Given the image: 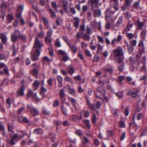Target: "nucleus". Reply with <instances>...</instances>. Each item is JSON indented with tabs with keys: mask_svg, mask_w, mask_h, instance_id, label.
<instances>
[{
	"mask_svg": "<svg viewBox=\"0 0 147 147\" xmlns=\"http://www.w3.org/2000/svg\"><path fill=\"white\" fill-rule=\"evenodd\" d=\"M43 45V43L42 41H40L38 38L35 37L34 48L35 49V50L36 51H41V48Z\"/></svg>",
	"mask_w": 147,
	"mask_h": 147,
	"instance_id": "nucleus-1",
	"label": "nucleus"
},
{
	"mask_svg": "<svg viewBox=\"0 0 147 147\" xmlns=\"http://www.w3.org/2000/svg\"><path fill=\"white\" fill-rule=\"evenodd\" d=\"M25 82V81L24 79L21 82V87L20 90L18 91L16 93V96L19 97L20 95L22 96L24 95V90H25L24 86V85Z\"/></svg>",
	"mask_w": 147,
	"mask_h": 147,
	"instance_id": "nucleus-2",
	"label": "nucleus"
},
{
	"mask_svg": "<svg viewBox=\"0 0 147 147\" xmlns=\"http://www.w3.org/2000/svg\"><path fill=\"white\" fill-rule=\"evenodd\" d=\"M113 55L115 56L120 57L123 55L122 49L121 48H119L113 50Z\"/></svg>",
	"mask_w": 147,
	"mask_h": 147,
	"instance_id": "nucleus-3",
	"label": "nucleus"
},
{
	"mask_svg": "<svg viewBox=\"0 0 147 147\" xmlns=\"http://www.w3.org/2000/svg\"><path fill=\"white\" fill-rule=\"evenodd\" d=\"M89 2L92 4L91 8L92 9L98 7V0H88Z\"/></svg>",
	"mask_w": 147,
	"mask_h": 147,
	"instance_id": "nucleus-4",
	"label": "nucleus"
},
{
	"mask_svg": "<svg viewBox=\"0 0 147 147\" xmlns=\"http://www.w3.org/2000/svg\"><path fill=\"white\" fill-rule=\"evenodd\" d=\"M40 51H36V50H35V52L34 54H32L31 56V58L32 60L33 61H36L38 59L39 56L40 54Z\"/></svg>",
	"mask_w": 147,
	"mask_h": 147,
	"instance_id": "nucleus-5",
	"label": "nucleus"
},
{
	"mask_svg": "<svg viewBox=\"0 0 147 147\" xmlns=\"http://www.w3.org/2000/svg\"><path fill=\"white\" fill-rule=\"evenodd\" d=\"M14 18L13 15L11 13H9L7 14L6 17V22L7 23H11Z\"/></svg>",
	"mask_w": 147,
	"mask_h": 147,
	"instance_id": "nucleus-6",
	"label": "nucleus"
},
{
	"mask_svg": "<svg viewBox=\"0 0 147 147\" xmlns=\"http://www.w3.org/2000/svg\"><path fill=\"white\" fill-rule=\"evenodd\" d=\"M80 22V20L78 17H74V21L73 22V23L74 26L77 29L78 28L79 26Z\"/></svg>",
	"mask_w": 147,
	"mask_h": 147,
	"instance_id": "nucleus-7",
	"label": "nucleus"
},
{
	"mask_svg": "<svg viewBox=\"0 0 147 147\" xmlns=\"http://www.w3.org/2000/svg\"><path fill=\"white\" fill-rule=\"evenodd\" d=\"M18 137L17 134H14L12 137L11 141L9 142V143L11 145H14L16 144L15 141H16V140Z\"/></svg>",
	"mask_w": 147,
	"mask_h": 147,
	"instance_id": "nucleus-8",
	"label": "nucleus"
},
{
	"mask_svg": "<svg viewBox=\"0 0 147 147\" xmlns=\"http://www.w3.org/2000/svg\"><path fill=\"white\" fill-rule=\"evenodd\" d=\"M136 23L138 29L140 30H142L143 27L145 25V22H141L140 20H138L136 21Z\"/></svg>",
	"mask_w": 147,
	"mask_h": 147,
	"instance_id": "nucleus-9",
	"label": "nucleus"
},
{
	"mask_svg": "<svg viewBox=\"0 0 147 147\" xmlns=\"http://www.w3.org/2000/svg\"><path fill=\"white\" fill-rule=\"evenodd\" d=\"M99 93L101 94L103 97H104L105 93V90L104 88L102 86L99 87L97 89Z\"/></svg>",
	"mask_w": 147,
	"mask_h": 147,
	"instance_id": "nucleus-10",
	"label": "nucleus"
},
{
	"mask_svg": "<svg viewBox=\"0 0 147 147\" xmlns=\"http://www.w3.org/2000/svg\"><path fill=\"white\" fill-rule=\"evenodd\" d=\"M138 46L139 47V50L140 52H142L144 50L145 47L143 42L142 40L140 41L138 44Z\"/></svg>",
	"mask_w": 147,
	"mask_h": 147,
	"instance_id": "nucleus-11",
	"label": "nucleus"
},
{
	"mask_svg": "<svg viewBox=\"0 0 147 147\" xmlns=\"http://www.w3.org/2000/svg\"><path fill=\"white\" fill-rule=\"evenodd\" d=\"M68 98L69 100L71 102L74 108L75 109L77 110V107L76 106V105L77 103L76 100L70 97H68Z\"/></svg>",
	"mask_w": 147,
	"mask_h": 147,
	"instance_id": "nucleus-12",
	"label": "nucleus"
},
{
	"mask_svg": "<svg viewBox=\"0 0 147 147\" xmlns=\"http://www.w3.org/2000/svg\"><path fill=\"white\" fill-rule=\"evenodd\" d=\"M33 133L34 134H42L44 133V131L41 128H38L35 129Z\"/></svg>",
	"mask_w": 147,
	"mask_h": 147,
	"instance_id": "nucleus-13",
	"label": "nucleus"
},
{
	"mask_svg": "<svg viewBox=\"0 0 147 147\" xmlns=\"http://www.w3.org/2000/svg\"><path fill=\"white\" fill-rule=\"evenodd\" d=\"M0 37L4 45H5L7 40L6 36L4 34H1L0 35Z\"/></svg>",
	"mask_w": 147,
	"mask_h": 147,
	"instance_id": "nucleus-14",
	"label": "nucleus"
},
{
	"mask_svg": "<svg viewBox=\"0 0 147 147\" xmlns=\"http://www.w3.org/2000/svg\"><path fill=\"white\" fill-rule=\"evenodd\" d=\"M94 14L95 17H100L101 15V11L99 9H94Z\"/></svg>",
	"mask_w": 147,
	"mask_h": 147,
	"instance_id": "nucleus-15",
	"label": "nucleus"
},
{
	"mask_svg": "<svg viewBox=\"0 0 147 147\" xmlns=\"http://www.w3.org/2000/svg\"><path fill=\"white\" fill-rule=\"evenodd\" d=\"M30 112L32 115L34 117L37 115L38 113V110L34 107L32 108V109L31 110Z\"/></svg>",
	"mask_w": 147,
	"mask_h": 147,
	"instance_id": "nucleus-16",
	"label": "nucleus"
},
{
	"mask_svg": "<svg viewBox=\"0 0 147 147\" xmlns=\"http://www.w3.org/2000/svg\"><path fill=\"white\" fill-rule=\"evenodd\" d=\"M68 45L72 52L74 53H76L77 51V48L76 46L75 45L71 46L70 44H68Z\"/></svg>",
	"mask_w": 147,
	"mask_h": 147,
	"instance_id": "nucleus-17",
	"label": "nucleus"
},
{
	"mask_svg": "<svg viewBox=\"0 0 147 147\" xmlns=\"http://www.w3.org/2000/svg\"><path fill=\"white\" fill-rule=\"evenodd\" d=\"M123 21V18L121 16L119 18L117 22L115 24V26L116 27L119 26L121 24Z\"/></svg>",
	"mask_w": 147,
	"mask_h": 147,
	"instance_id": "nucleus-18",
	"label": "nucleus"
},
{
	"mask_svg": "<svg viewBox=\"0 0 147 147\" xmlns=\"http://www.w3.org/2000/svg\"><path fill=\"white\" fill-rule=\"evenodd\" d=\"M133 23H130V21H129V22L127 24V27L125 28L126 31H129L131 28L133 27Z\"/></svg>",
	"mask_w": 147,
	"mask_h": 147,
	"instance_id": "nucleus-19",
	"label": "nucleus"
},
{
	"mask_svg": "<svg viewBox=\"0 0 147 147\" xmlns=\"http://www.w3.org/2000/svg\"><path fill=\"white\" fill-rule=\"evenodd\" d=\"M8 131L9 132L11 131L13 133H14V131H13V129L14 128V126L12 124H7Z\"/></svg>",
	"mask_w": 147,
	"mask_h": 147,
	"instance_id": "nucleus-20",
	"label": "nucleus"
},
{
	"mask_svg": "<svg viewBox=\"0 0 147 147\" xmlns=\"http://www.w3.org/2000/svg\"><path fill=\"white\" fill-rule=\"evenodd\" d=\"M59 96L62 101L63 98L65 96V94L64 90L63 89H62L59 91Z\"/></svg>",
	"mask_w": 147,
	"mask_h": 147,
	"instance_id": "nucleus-21",
	"label": "nucleus"
},
{
	"mask_svg": "<svg viewBox=\"0 0 147 147\" xmlns=\"http://www.w3.org/2000/svg\"><path fill=\"white\" fill-rule=\"evenodd\" d=\"M106 139L108 140L109 138L113 135V132L110 130H108L106 132Z\"/></svg>",
	"mask_w": 147,
	"mask_h": 147,
	"instance_id": "nucleus-22",
	"label": "nucleus"
},
{
	"mask_svg": "<svg viewBox=\"0 0 147 147\" xmlns=\"http://www.w3.org/2000/svg\"><path fill=\"white\" fill-rule=\"evenodd\" d=\"M83 39L86 41H89L90 39V37L88 34L86 33L83 36Z\"/></svg>",
	"mask_w": 147,
	"mask_h": 147,
	"instance_id": "nucleus-23",
	"label": "nucleus"
},
{
	"mask_svg": "<svg viewBox=\"0 0 147 147\" xmlns=\"http://www.w3.org/2000/svg\"><path fill=\"white\" fill-rule=\"evenodd\" d=\"M18 38H19V36H17V35L12 34L11 36V40L13 42H15Z\"/></svg>",
	"mask_w": 147,
	"mask_h": 147,
	"instance_id": "nucleus-24",
	"label": "nucleus"
},
{
	"mask_svg": "<svg viewBox=\"0 0 147 147\" xmlns=\"http://www.w3.org/2000/svg\"><path fill=\"white\" fill-rule=\"evenodd\" d=\"M63 3V8L65 10L67 11V5H68V2L65 1L64 0H62Z\"/></svg>",
	"mask_w": 147,
	"mask_h": 147,
	"instance_id": "nucleus-25",
	"label": "nucleus"
},
{
	"mask_svg": "<svg viewBox=\"0 0 147 147\" xmlns=\"http://www.w3.org/2000/svg\"><path fill=\"white\" fill-rule=\"evenodd\" d=\"M137 41L136 40H133L130 41V46L131 47H135L137 44Z\"/></svg>",
	"mask_w": 147,
	"mask_h": 147,
	"instance_id": "nucleus-26",
	"label": "nucleus"
},
{
	"mask_svg": "<svg viewBox=\"0 0 147 147\" xmlns=\"http://www.w3.org/2000/svg\"><path fill=\"white\" fill-rule=\"evenodd\" d=\"M83 122L86 125L87 127L88 128H90V126L89 124L90 121L88 119H86L83 121Z\"/></svg>",
	"mask_w": 147,
	"mask_h": 147,
	"instance_id": "nucleus-27",
	"label": "nucleus"
},
{
	"mask_svg": "<svg viewBox=\"0 0 147 147\" xmlns=\"http://www.w3.org/2000/svg\"><path fill=\"white\" fill-rule=\"evenodd\" d=\"M68 72L71 75H72L75 72V69L73 67L70 66L69 67Z\"/></svg>",
	"mask_w": 147,
	"mask_h": 147,
	"instance_id": "nucleus-28",
	"label": "nucleus"
},
{
	"mask_svg": "<svg viewBox=\"0 0 147 147\" xmlns=\"http://www.w3.org/2000/svg\"><path fill=\"white\" fill-rule=\"evenodd\" d=\"M64 80L65 81L69 82L72 84L73 83V81L71 78L68 76H66L64 78Z\"/></svg>",
	"mask_w": 147,
	"mask_h": 147,
	"instance_id": "nucleus-29",
	"label": "nucleus"
},
{
	"mask_svg": "<svg viewBox=\"0 0 147 147\" xmlns=\"http://www.w3.org/2000/svg\"><path fill=\"white\" fill-rule=\"evenodd\" d=\"M92 119L93 124H94L97 121V118L95 114H93Z\"/></svg>",
	"mask_w": 147,
	"mask_h": 147,
	"instance_id": "nucleus-30",
	"label": "nucleus"
},
{
	"mask_svg": "<svg viewBox=\"0 0 147 147\" xmlns=\"http://www.w3.org/2000/svg\"><path fill=\"white\" fill-rule=\"evenodd\" d=\"M42 112L45 115H47L50 114V111L47 109L43 108L42 109Z\"/></svg>",
	"mask_w": 147,
	"mask_h": 147,
	"instance_id": "nucleus-31",
	"label": "nucleus"
},
{
	"mask_svg": "<svg viewBox=\"0 0 147 147\" xmlns=\"http://www.w3.org/2000/svg\"><path fill=\"white\" fill-rule=\"evenodd\" d=\"M13 56H15L16 54V53L17 52L18 49L16 48L15 46V44H13Z\"/></svg>",
	"mask_w": 147,
	"mask_h": 147,
	"instance_id": "nucleus-32",
	"label": "nucleus"
},
{
	"mask_svg": "<svg viewBox=\"0 0 147 147\" xmlns=\"http://www.w3.org/2000/svg\"><path fill=\"white\" fill-rule=\"evenodd\" d=\"M31 73L34 76H36L38 74V71L37 69H34L31 71Z\"/></svg>",
	"mask_w": 147,
	"mask_h": 147,
	"instance_id": "nucleus-33",
	"label": "nucleus"
},
{
	"mask_svg": "<svg viewBox=\"0 0 147 147\" xmlns=\"http://www.w3.org/2000/svg\"><path fill=\"white\" fill-rule=\"evenodd\" d=\"M49 11L50 14H51V17L52 18L54 17V18H55L56 16V14L55 12L51 9H49Z\"/></svg>",
	"mask_w": 147,
	"mask_h": 147,
	"instance_id": "nucleus-34",
	"label": "nucleus"
},
{
	"mask_svg": "<svg viewBox=\"0 0 147 147\" xmlns=\"http://www.w3.org/2000/svg\"><path fill=\"white\" fill-rule=\"evenodd\" d=\"M59 38L57 39L55 43V45L57 47H61V45L60 42L59 41Z\"/></svg>",
	"mask_w": 147,
	"mask_h": 147,
	"instance_id": "nucleus-35",
	"label": "nucleus"
},
{
	"mask_svg": "<svg viewBox=\"0 0 147 147\" xmlns=\"http://www.w3.org/2000/svg\"><path fill=\"white\" fill-rule=\"evenodd\" d=\"M125 76H121L118 77V82L119 83L121 84L122 83L123 80L125 78Z\"/></svg>",
	"mask_w": 147,
	"mask_h": 147,
	"instance_id": "nucleus-36",
	"label": "nucleus"
},
{
	"mask_svg": "<svg viewBox=\"0 0 147 147\" xmlns=\"http://www.w3.org/2000/svg\"><path fill=\"white\" fill-rule=\"evenodd\" d=\"M68 90L70 94H72L73 95H74L75 94L74 89L73 88H68Z\"/></svg>",
	"mask_w": 147,
	"mask_h": 147,
	"instance_id": "nucleus-37",
	"label": "nucleus"
},
{
	"mask_svg": "<svg viewBox=\"0 0 147 147\" xmlns=\"http://www.w3.org/2000/svg\"><path fill=\"white\" fill-rule=\"evenodd\" d=\"M61 111L62 113L63 114H64L65 115H67V109L63 105L61 106Z\"/></svg>",
	"mask_w": 147,
	"mask_h": 147,
	"instance_id": "nucleus-38",
	"label": "nucleus"
},
{
	"mask_svg": "<svg viewBox=\"0 0 147 147\" xmlns=\"http://www.w3.org/2000/svg\"><path fill=\"white\" fill-rule=\"evenodd\" d=\"M126 36L129 39H132L134 36V34L131 33H126Z\"/></svg>",
	"mask_w": 147,
	"mask_h": 147,
	"instance_id": "nucleus-39",
	"label": "nucleus"
},
{
	"mask_svg": "<svg viewBox=\"0 0 147 147\" xmlns=\"http://www.w3.org/2000/svg\"><path fill=\"white\" fill-rule=\"evenodd\" d=\"M40 84V83L38 81H35L33 84V86L36 87L35 90H36L37 89L38 87Z\"/></svg>",
	"mask_w": 147,
	"mask_h": 147,
	"instance_id": "nucleus-40",
	"label": "nucleus"
},
{
	"mask_svg": "<svg viewBox=\"0 0 147 147\" xmlns=\"http://www.w3.org/2000/svg\"><path fill=\"white\" fill-rule=\"evenodd\" d=\"M77 115H72L70 117V119L71 121H77Z\"/></svg>",
	"mask_w": 147,
	"mask_h": 147,
	"instance_id": "nucleus-41",
	"label": "nucleus"
},
{
	"mask_svg": "<svg viewBox=\"0 0 147 147\" xmlns=\"http://www.w3.org/2000/svg\"><path fill=\"white\" fill-rule=\"evenodd\" d=\"M44 35V33L43 31H42V32L39 33L35 37H37L38 38H42Z\"/></svg>",
	"mask_w": 147,
	"mask_h": 147,
	"instance_id": "nucleus-42",
	"label": "nucleus"
},
{
	"mask_svg": "<svg viewBox=\"0 0 147 147\" xmlns=\"http://www.w3.org/2000/svg\"><path fill=\"white\" fill-rule=\"evenodd\" d=\"M50 138L51 139L52 141L53 142L54 140L55 139L56 135L54 134H50Z\"/></svg>",
	"mask_w": 147,
	"mask_h": 147,
	"instance_id": "nucleus-43",
	"label": "nucleus"
},
{
	"mask_svg": "<svg viewBox=\"0 0 147 147\" xmlns=\"http://www.w3.org/2000/svg\"><path fill=\"white\" fill-rule=\"evenodd\" d=\"M110 11L109 9H107L106 12L105 18L107 19L110 17Z\"/></svg>",
	"mask_w": 147,
	"mask_h": 147,
	"instance_id": "nucleus-44",
	"label": "nucleus"
},
{
	"mask_svg": "<svg viewBox=\"0 0 147 147\" xmlns=\"http://www.w3.org/2000/svg\"><path fill=\"white\" fill-rule=\"evenodd\" d=\"M42 19L44 24L45 25L48 24L49 22L47 18H45L43 17H42Z\"/></svg>",
	"mask_w": 147,
	"mask_h": 147,
	"instance_id": "nucleus-45",
	"label": "nucleus"
},
{
	"mask_svg": "<svg viewBox=\"0 0 147 147\" xmlns=\"http://www.w3.org/2000/svg\"><path fill=\"white\" fill-rule=\"evenodd\" d=\"M105 71L111 74L113 73V69L110 68H107L106 69Z\"/></svg>",
	"mask_w": 147,
	"mask_h": 147,
	"instance_id": "nucleus-46",
	"label": "nucleus"
},
{
	"mask_svg": "<svg viewBox=\"0 0 147 147\" xmlns=\"http://www.w3.org/2000/svg\"><path fill=\"white\" fill-rule=\"evenodd\" d=\"M140 1H138L134 3V7L136 9H137L139 7V5L140 4Z\"/></svg>",
	"mask_w": 147,
	"mask_h": 147,
	"instance_id": "nucleus-47",
	"label": "nucleus"
},
{
	"mask_svg": "<svg viewBox=\"0 0 147 147\" xmlns=\"http://www.w3.org/2000/svg\"><path fill=\"white\" fill-rule=\"evenodd\" d=\"M51 38L50 36H47L45 39V41L46 42H50L51 41Z\"/></svg>",
	"mask_w": 147,
	"mask_h": 147,
	"instance_id": "nucleus-48",
	"label": "nucleus"
},
{
	"mask_svg": "<svg viewBox=\"0 0 147 147\" xmlns=\"http://www.w3.org/2000/svg\"><path fill=\"white\" fill-rule=\"evenodd\" d=\"M111 111L113 115H116L118 112V110L116 109H111Z\"/></svg>",
	"mask_w": 147,
	"mask_h": 147,
	"instance_id": "nucleus-49",
	"label": "nucleus"
},
{
	"mask_svg": "<svg viewBox=\"0 0 147 147\" xmlns=\"http://www.w3.org/2000/svg\"><path fill=\"white\" fill-rule=\"evenodd\" d=\"M97 38L99 41L100 42L103 44L105 43V42H104V41L102 37L99 36L98 35Z\"/></svg>",
	"mask_w": 147,
	"mask_h": 147,
	"instance_id": "nucleus-50",
	"label": "nucleus"
},
{
	"mask_svg": "<svg viewBox=\"0 0 147 147\" xmlns=\"http://www.w3.org/2000/svg\"><path fill=\"white\" fill-rule=\"evenodd\" d=\"M109 80H105L102 81H101L100 80V83L99 84H105L107 83H109Z\"/></svg>",
	"mask_w": 147,
	"mask_h": 147,
	"instance_id": "nucleus-51",
	"label": "nucleus"
},
{
	"mask_svg": "<svg viewBox=\"0 0 147 147\" xmlns=\"http://www.w3.org/2000/svg\"><path fill=\"white\" fill-rule=\"evenodd\" d=\"M80 30L84 32L85 30V26L84 25H80Z\"/></svg>",
	"mask_w": 147,
	"mask_h": 147,
	"instance_id": "nucleus-52",
	"label": "nucleus"
},
{
	"mask_svg": "<svg viewBox=\"0 0 147 147\" xmlns=\"http://www.w3.org/2000/svg\"><path fill=\"white\" fill-rule=\"evenodd\" d=\"M103 46H101L100 44H98L97 45V50L99 51H102L103 48Z\"/></svg>",
	"mask_w": 147,
	"mask_h": 147,
	"instance_id": "nucleus-53",
	"label": "nucleus"
},
{
	"mask_svg": "<svg viewBox=\"0 0 147 147\" xmlns=\"http://www.w3.org/2000/svg\"><path fill=\"white\" fill-rule=\"evenodd\" d=\"M53 31L51 28H50V30L47 32V36L51 37Z\"/></svg>",
	"mask_w": 147,
	"mask_h": 147,
	"instance_id": "nucleus-54",
	"label": "nucleus"
},
{
	"mask_svg": "<svg viewBox=\"0 0 147 147\" xmlns=\"http://www.w3.org/2000/svg\"><path fill=\"white\" fill-rule=\"evenodd\" d=\"M144 31H142L140 35V37L143 40H144L145 38V34L144 33Z\"/></svg>",
	"mask_w": 147,
	"mask_h": 147,
	"instance_id": "nucleus-55",
	"label": "nucleus"
},
{
	"mask_svg": "<svg viewBox=\"0 0 147 147\" xmlns=\"http://www.w3.org/2000/svg\"><path fill=\"white\" fill-rule=\"evenodd\" d=\"M133 47H131L130 46L127 47L128 51L129 53H131L134 51V49Z\"/></svg>",
	"mask_w": 147,
	"mask_h": 147,
	"instance_id": "nucleus-56",
	"label": "nucleus"
},
{
	"mask_svg": "<svg viewBox=\"0 0 147 147\" xmlns=\"http://www.w3.org/2000/svg\"><path fill=\"white\" fill-rule=\"evenodd\" d=\"M19 37L22 40H26V38L25 35L24 34H20L19 35Z\"/></svg>",
	"mask_w": 147,
	"mask_h": 147,
	"instance_id": "nucleus-57",
	"label": "nucleus"
},
{
	"mask_svg": "<svg viewBox=\"0 0 147 147\" xmlns=\"http://www.w3.org/2000/svg\"><path fill=\"white\" fill-rule=\"evenodd\" d=\"M123 92H119L116 93V95L119 98H121L123 97Z\"/></svg>",
	"mask_w": 147,
	"mask_h": 147,
	"instance_id": "nucleus-58",
	"label": "nucleus"
},
{
	"mask_svg": "<svg viewBox=\"0 0 147 147\" xmlns=\"http://www.w3.org/2000/svg\"><path fill=\"white\" fill-rule=\"evenodd\" d=\"M126 135L125 131L121 135L120 140L121 141H122L125 138Z\"/></svg>",
	"mask_w": 147,
	"mask_h": 147,
	"instance_id": "nucleus-59",
	"label": "nucleus"
},
{
	"mask_svg": "<svg viewBox=\"0 0 147 147\" xmlns=\"http://www.w3.org/2000/svg\"><path fill=\"white\" fill-rule=\"evenodd\" d=\"M59 104V102L58 100H55L53 103V107H55L58 106Z\"/></svg>",
	"mask_w": 147,
	"mask_h": 147,
	"instance_id": "nucleus-60",
	"label": "nucleus"
},
{
	"mask_svg": "<svg viewBox=\"0 0 147 147\" xmlns=\"http://www.w3.org/2000/svg\"><path fill=\"white\" fill-rule=\"evenodd\" d=\"M84 53L85 54L88 56L89 57H92V55L90 54V52L88 50H86L84 51Z\"/></svg>",
	"mask_w": 147,
	"mask_h": 147,
	"instance_id": "nucleus-61",
	"label": "nucleus"
},
{
	"mask_svg": "<svg viewBox=\"0 0 147 147\" xmlns=\"http://www.w3.org/2000/svg\"><path fill=\"white\" fill-rule=\"evenodd\" d=\"M83 140L84 141H83V143L84 144L85 143H87L89 142V140L87 137H84Z\"/></svg>",
	"mask_w": 147,
	"mask_h": 147,
	"instance_id": "nucleus-62",
	"label": "nucleus"
},
{
	"mask_svg": "<svg viewBox=\"0 0 147 147\" xmlns=\"http://www.w3.org/2000/svg\"><path fill=\"white\" fill-rule=\"evenodd\" d=\"M58 53L59 54L63 55H64L67 54L65 51L61 50H58Z\"/></svg>",
	"mask_w": 147,
	"mask_h": 147,
	"instance_id": "nucleus-63",
	"label": "nucleus"
},
{
	"mask_svg": "<svg viewBox=\"0 0 147 147\" xmlns=\"http://www.w3.org/2000/svg\"><path fill=\"white\" fill-rule=\"evenodd\" d=\"M69 58L67 55V54H65L64 55L63 57V61L64 62H65L68 60Z\"/></svg>",
	"mask_w": 147,
	"mask_h": 147,
	"instance_id": "nucleus-64",
	"label": "nucleus"
}]
</instances>
